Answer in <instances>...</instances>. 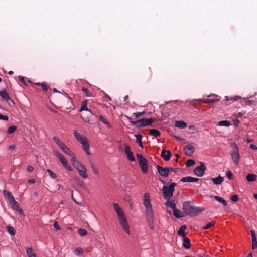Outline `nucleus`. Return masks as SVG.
<instances>
[{"label":"nucleus","instance_id":"f257e3e1","mask_svg":"<svg viewBox=\"0 0 257 257\" xmlns=\"http://www.w3.org/2000/svg\"><path fill=\"white\" fill-rule=\"evenodd\" d=\"M182 209L186 215L192 217L198 215L204 210L203 207H198L192 205V202L190 201L183 203Z\"/></svg>","mask_w":257,"mask_h":257},{"label":"nucleus","instance_id":"f03ea898","mask_svg":"<svg viewBox=\"0 0 257 257\" xmlns=\"http://www.w3.org/2000/svg\"><path fill=\"white\" fill-rule=\"evenodd\" d=\"M74 135L76 140L82 145V147L85 152L87 154L90 155L89 144L88 139L84 135L78 132L77 130H74Z\"/></svg>","mask_w":257,"mask_h":257},{"label":"nucleus","instance_id":"7ed1b4c3","mask_svg":"<svg viewBox=\"0 0 257 257\" xmlns=\"http://www.w3.org/2000/svg\"><path fill=\"white\" fill-rule=\"evenodd\" d=\"M176 186V183L172 182L168 186H163L162 190L163 191V195L164 198L167 200H169L173 196V192L175 190V187Z\"/></svg>","mask_w":257,"mask_h":257},{"label":"nucleus","instance_id":"20e7f679","mask_svg":"<svg viewBox=\"0 0 257 257\" xmlns=\"http://www.w3.org/2000/svg\"><path fill=\"white\" fill-rule=\"evenodd\" d=\"M156 120L154 118H143L138 120L132 122V124L139 128L143 126L151 125L152 123Z\"/></svg>","mask_w":257,"mask_h":257},{"label":"nucleus","instance_id":"39448f33","mask_svg":"<svg viewBox=\"0 0 257 257\" xmlns=\"http://www.w3.org/2000/svg\"><path fill=\"white\" fill-rule=\"evenodd\" d=\"M137 158L142 171L144 174H146L148 171V160L141 154L138 153L137 154Z\"/></svg>","mask_w":257,"mask_h":257},{"label":"nucleus","instance_id":"423d86ee","mask_svg":"<svg viewBox=\"0 0 257 257\" xmlns=\"http://www.w3.org/2000/svg\"><path fill=\"white\" fill-rule=\"evenodd\" d=\"M145 212L146 215V218L148 223V225L151 230H153L154 228V213L152 208L146 209Z\"/></svg>","mask_w":257,"mask_h":257},{"label":"nucleus","instance_id":"0eeeda50","mask_svg":"<svg viewBox=\"0 0 257 257\" xmlns=\"http://www.w3.org/2000/svg\"><path fill=\"white\" fill-rule=\"evenodd\" d=\"M233 150L231 151L230 154L231 156L233 162L235 165H238L240 160V155L239 153V149L235 144L232 147Z\"/></svg>","mask_w":257,"mask_h":257},{"label":"nucleus","instance_id":"6e6552de","mask_svg":"<svg viewBox=\"0 0 257 257\" xmlns=\"http://www.w3.org/2000/svg\"><path fill=\"white\" fill-rule=\"evenodd\" d=\"M55 155L58 157L59 161L62 163L64 168L68 170L69 171H72L73 170V168L70 165L68 164V161L66 159V158L63 156L58 151H55Z\"/></svg>","mask_w":257,"mask_h":257},{"label":"nucleus","instance_id":"1a4fd4ad","mask_svg":"<svg viewBox=\"0 0 257 257\" xmlns=\"http://www.w3.org/2000/svg\"><path fill=\"white\" fill-rule=\"evenodd\" d=\"M206 167L203 162H200V165L196 167L193 170L194 174L198 177H202L204 174Z\"/></svg>","mask_w":257,"mask_h":257},{"label":"nucleus","instance_id":"9d476101","mask_svg":"<svg viewBox=\"0 0 257 257\" xmlns=\"http://www.w3.org/2000/svg\"><path fill=\"white\" fill-rule=\"evenodd\" d=\"M120 224L122 226L124 231L128 235L130 234L131 232L130 231V227L127 223L126 218L124 217L118 218Z\"/></svg>","mask_w":257,"mask_h":257},{"label":"nucleus","instance_id":"9b49d317","mask_svg":"<svg viewBox=\"0 0 257 257\" xmlns=\"http://www.w3.org/2000/svg\"><path fill=\"white\" fill-rule=\"evenodd\" d=\"M0 96L8 103L9 101L11 102L14 105L15 104L14 101L10 98L9 93L7 92V90L4 88L3 90L0 91Z\"/></svg>","mask_w":257,"mask_h":257},{"label":"nucleus","instance_id":"f8f14e48","mask_svg":"<svg viewBox=\"0 0 257 257\" xmlns=\"http://www.w3.org/2000/svg\"><path fill=\"white\" fill-rule=\"evenodd\" d=\"M124 152L127 156V158L131 161H135V158L132 152L131 151V148L127 144H124Z\"/></svg>","mask_w":257,"mask_h":257},{"label":"nucleus","instance_id":"ddd939ff","mask_svg":"<svg viewBox=\"0 0 257 257\" xmlns=\"http://www.w3.org/2000/svg\"><path fill=\"white\" fill-rule=\"evenodd\" d=\"M158 173L159 175L163 177H167L169 175L168 168L167 167L164 168L158 165L156 166Z\"/></svg>","mask_w":257,"mask_h":257},{"label":"nucleus","instance_id":"4468645a","mask_svg":"<svg viewBox=\"0 0 257 257\" xmlns=\"http://www.w3.org/2000/svg\"><path fill=\"white\" fill-rule=\"evenodd\" d=\"M143 204L146 209L152 208L150 202V195L148 193H145L143 196Z\"/></svg>","mask_w":257,"mask_h":257},{"label":"nucleus","instance_id":"2eb2a0df","mask_svg":"<svg viewBox=\"0 0 257 257\" xmlns=\"http://www.w3.org/2000/svg\"><path fill=\"white\" fill-rule=\"evenodd\" d=\"M183 151L186 155L191 156L194 152L195 148L193 145L188 144L184 147Z\"/></svg>","mask_w":257,"mask_h":257},{"label":"nucleus","instance_id":"dca6fc26","mask_svg":"<svg viewBox=\"0 0 257 257\" xmlns=\"http://www.w3.org/2000/svg\"><path fill=\"white\" fill-rule=\"evenodd\" d=\"M160 156L166 161H169L172 156V153L169 150L163 149L161 153Z\"/></svg>","mask_w":257,"mask_h":257},{"label":"nucleus","instance_id":"f3484780","mask_svg":"<svg viewBox=\"0 0 257 257\" xmlns=\"http://www.w3.org/2000/svg\"><path fill=\"white\" fill-rule=\"evenodd\" d=\"M250 232H251V237H252V249L253 250H254L255 249H256L257 248V239H256V235H255V232L253 230H251L250 231Z\"/></svg>","mask_w":257,"mask_h":257},{"label":"nucleus","instance_id":"a211bd4d","mask_svg":"<svg viewBox=\"0 0 257 257\" xmlns=\"http://www.w3.org/2000/svg\"><path fill=\"white\" fill-rule=\"evenodd\" d=\"M183 246L187 249H190L191 246L189 239L185 236L183 240Z\"/></svg>","mask_w":257,"mask_h":257},{"label":"nucleus","instance_id":"6ab92c4d","mask_svg":"<svg viewBox=\"0 0 257 257\" xmlns=\"http://www.w3.org/2000/svg\"><path fill=\"white\" fill-rule=\"evenodd\" d=\"M87 100H85L82 102L81 103V107L79 111H87L88 112H89L90 114H92V111L91 110L87 108Z\"/></svg>","mask_w":257,"mask_h":257},{"label":"nucleus","instance_id":"aec40b11","mask_svg":"<svg viewBox=\"0 0 257 257\" xmlns=\"http://www.w3.org/2000/svg\"><path fill=\"white\" fill-rule=\"evenodd\" d=\"M213 183L215 185H219L222 183V182L224 180V178L221 177L220 175L216 178H211Z\"/></svg>","mask_w":257,"mask_h":257},{"label":"nucleus","instance_id":"412c9836","mask_svg":"<svg viewBox=\"0 0 257 257\" xmlns=\"http://www.w3.org/2000/svg\"><path fill=\"white\" fill-rule=\"evenodd\" d=\"M3 194L5 198H7L8 199L10 200V202L12 200H14V198L12 195V193L10 191L7 190H5L3 191Z\"/></svg>","mask_w":257,"mask_h":257},{"label":"nucleus","instance_id":"4be33fe9","mask_svg":"<svg viewBox=\"0 0 257 257\" xmlns=\"http://www.w3.org/2000/svg\"><path fill=\"white\" fill-rule=\"evenodd\" d=\"M175 125L177 127L184 128L187 127V124L182 120L176 121Z\"/></svg>","mask_w":257,"mask_h":257},{"label":"nucleus","instance_id":"5701e85b","mask_svg":"<svg viewBox=\"0 0 257 257\" xmlns=\"http://www.w3.org/2000/svg\"><path fill=\"white\" fill-rule=\"evenodd\" d=\"M219 100H220L219 99H205V100H202V99L198 100V101H200L204 103H206V104H212L214 102H218Z\"/></svg>","mask_w":257,"mask_h":257},{"label":"nucleus","instance_id":"b1692460","mask_svg":"<svg viewBox=\"0 0 257 257\" xmlns=\"http://www.w3.org/2000/svg\"><path fill=\"white\" fill-rule=\"evenodd\" d=\"M256 175L254 174H248L246 176V179L248 182H253L256 179Z\"/></svg>","mask_w":257,"mask_h":257},{"label":"nucleus","instance_id":"393cba45","mask_svg":"<svg viewBox=\"0 0 257 257\" xmlns=\"http://www.w3.org/2000/svg\"><path fill=\"white\" fill-rule=\"evenodd\" d=\"M79 175L84 179H86L88 178V175L87 174V170L86 169H83V170H80L79 169L77 170Z\"/></svg>","mask_w":257,"mask_h":257},{"label":"nucleus","instance_id":"a878e982","mask_svg":"<svg viewBox=\"0 0 257 257\" xmlns=\"http://www.w3.org/2000/svg\"><path fill=\"white\" fill-rule=\"evenodd\" d=\"M135 136L136 138V143L139 144V146L141 148H143V145L142 142V135L141 134H138L135 135Z\"/></svg>","mask_w":257,"mask_h":257},{"label":"nucleus","instance_id":"bb28decb","mask_svg":"<svg viewBox=\"0 0 257 257\" xmlns=\"http://www.w3.org/2000/svg\"><path fill=\"white\" fill-rule=\"evenodd\" d=\"M186 229V226L185 225H182L178 231V234L180 236L185 237L186 235L185 232V230Z\"/></svg>","mask_w":257,"mask_h":257},{"label":"nucleus","instance_id":"cd10ccee","mask_svg":"<svg viewBox=\"0 0 257 257\" xmlns=\"http://www.w3.org/2000/svg\"><path fill=\"white\" fill-rule=\"evenodd\" d=\"M173 214L174 215V216L177 218H181L182 217H183L184 216L183 215H182L181 212L180 211V210H179V209H177L176 208L174 209V210H173Z\"/></svg>","mask_w":257,"mask_h":257},{"label":"nucleus","instance_id":"c85d7f7f","mask_svg":"<svg viewBox=\"0 0 257 257\" xmlns=\"http://www.w3.org/2000/svg\"><path fill=\"white\" fill-rule=\"evenodd\" d=\"M26 251L29 257H37L32 247L27 248Z\"/></svg>","mask_w":257,"mask_h":257},{"label":"nucleus","instance_id":"c756f323","mask_svg":"<svg viewBox=\"0 0 257 257\" xmlns=\"http://www.w3.org/2000/svg\"><path fill=\"white\" fill-rule=\"evenodd\" d=\"M214 198L217 201L222 203L224 206L227 205V202L223 198L218 196H215Z\"/></svg>","mask_w":257,"mask_h":257},{"label":"nucleus","instance_id":"7c9ffc66","mask_svg":"<svg viewBox=\"0 0 257 257\" xmlns=\"http://www.w3.org/2000/svg\"><path fill=\"white\" fill-rule=\"evenodd\" d=\"M160 132L156 129H151L150 130V135L155 137H158L160 135Z\"/></svg>","mask_w":257,"mask_h":257},{"label":"nucleus","instance_id":"2f4dec72","mask_svg":"<svg viewBox=\"0 0 257 257\" xmlns=\"http://www.w3.org/2000/svg\"><path fill=\"white\" fill-rule=\"evenodd\" d=\"M99 120L105 124L107 126V127L110 128L111 127L108 121L103 116L100 115L99 117Z\"/></svg>","mask_w":257,"mask_h":257},{"label":"nucleus","instance_id":"473e14b6","mask_svg":"<svg viewBox=\"0 0 257 257\" xmlns=\"http://www.w3.org/2000/svg\"><path fill=\"white\" fill-rule=\"evenodd\" d=\"M218 125L228 127L231 125V123L228 120H222L218 122Z\"/></svg>","mask_w":257,"mask_h":257},{"label":"nucleus","instance_id":"72a5a7b5","mask_svg":"<svg viewBox=\"0 0 257 257\" xmlns=\"http://www.w3.org/2000/svg\"><path fill=\"white\" fill-rule=\"evenodd\" d=\"M166 205L170 208H171L173 210L176 208V204L172 201L168 200V201L166 202Z\"/></svg>","mask_w":257,"mask_h":257},{"label":"nucleus","instance_id":"f704fd0d","mask_svg":"<svg viewBox=\"0 0 257 257\" xmlns=\"http://www.w3.org/2000/svg\"><path fill=\"white\" fill-rule=\"evenodd\" d=\"M7 231L12 235H14L16 233V231L13 227L11 226H6Z\"/></svg>","mask_w":257,"mask_h":257},{"label":"nucleus","instance_id":"c9c22d12","mask_svg":"<svg viewBox=\"0 0 257 257\" xmlns=\"http://www.w3.org/2000/svg\"><path fill=\"white\" fill-rule=\"evenodd\" d=\"M65 154L67 155L70 156L73 155V153L71 150V149L68 148L67 146L65 147L64 149L62 150Z\"/></svg>","mask_w":257,"mask_h":257},{"label":"nucleus","instance_id":"e433bc0d","mask_svg":"<svg viewBox=\"0 0 257 257\" xmlns=\"http://www.w3.org/2000/svg\"><path fill=\"white\" fill-rule=\"evenodd\" d=\"M10 203L12 205L13 208L14 210H16V209H18V208H19V203L17 201H15V199H14V200H12L10 202Z\"/></svg>","mask_w":257,"mask_h":257},{"label":"nucleus","instance_id":"4c0bfd02","mask_svg":"<svg viewBox=\"0 0 257 257\" xmlns=\"http://www.w3.org/2000/svg\"><path fill=\"white\" fill-rule=\"evenodd\" d=\"M241 99V97L239 96H236L235 97H231L230 98H229L227 96L225 97V101H228L229 100H232V101H237L239 99Z\"/></svg>","mask_w":257,"mask_h":257},{"label":"nucleus","instance_id":"58836bf2","mask_svg":"<svg viewBox=\"0 0 257 257\" xmlns=\"http://www.w3.org/2000/svg\"><path fill=\"white\" fill-rule=\"evenodd\" d=\"M82 91L85 93L86 96L90 97L92 96V94L89 92L87 88L85 87H83L82 88Z\"/></svg>","mask_w":257,"mask_h":257},{"label":"nucleus","instance_id":"ea45409f","mask_svg":"<svg viewBox=\"0 0 257 257\" xmlns=\"http://www.w3.org/2000/svg\"><path fill=\"white\" fill-rule=\"evenodd\" d=\"M180 181L182 182H192V177L187 176L183 177L181 179Z\"/></svg>","mask_w":257,"mask_h":257},{"label":"nucleus","instance_id":"a19ab883","mask_svg":"<svg viewBox=\"0 0 257 257\" xmlns=\"http://www.w3.org/2000/svg\"><path fill=\"white\" fill-rule=\"evenodd\" d=\"M215 224V222H214V221H212L211 222H209V223H207L205 226L203 227V229H204V230L208 229L211 227H212L213 225H214Z\"/></svg>","mask_w":257,"mask_h":257},{"label":"nucleus","instance_id":"79ce46f5","mask_svg":"<svg viewBox=\"0 0 257 257\" xmlns=\"http://www.w3.org/2000/svg\"><path fill=\"white\" fill-rule=\"evenodd\" d=\"M77 232L81 236H85L87 234V231L84 229H78Z\"/></svg>","mask_w":257,"mask_h":257},{"label":"nucleus","instance_id":"37998d69","mask_svg":"<svg viewBox=\"0 0 257 257\" xmlns=\"http://www.w3.org/2000/svg\"><path fill=\"white\" fill-rule=\"evenodd\" d=\"M16 130H17V127L16 126L12 125V126H10L8 128L7 132L8 134H10L14 133Z\"/></svg>","mask_w":257,"mask_h":257},{"label":"nucleus","instance_id":"c03bdc74","mask_svg":"<svg viewBox=\"0 0 257 257\" xmlns=\"http://www.w3.org/2000/svg\"><path fill=\"white\" fill-rule=\"evenodd\" d=\"M91 167L92 169L93 172L96 175L99 176V172L98 169L95 167L94 164L91 163Z\"/></svg>","mask_w":257,"mask_h":257},{"label":"nucleus","instance_id":"a18cd8bd","mask_svg":"<svg viewBox=\"0 0 257 257\" xmlns=\"http://www.w3.org/2000/svg\"><path fill=\"white\" fill-rule=\"evenodd\" d=\"M145 113H146L145 111H143V112L133 113V115L135 116L136 118H138L140 117V116L144 115Z\"/></svg>","mask_w":257,"mask_h":257},{"label":"nucleus","instance_id":"49530a36","mask_svg":"<svg viewBox=\"0 0 257 257\" xmlns=\"http://www.w3.org/2000/svg\"><path fill=\"white\" fill-rule=\"evenodd\" d=\"M195 164V161L192 159H188L186 162V165L187 166H191L194 165Z\"/></svg>","mask_w":257,"mask_h":257},{"label":"nucleus","instance_id":"de8ad7c7","mask_svg":"<svg viewBox=\"0 0 257 257\" xmlns=\"http://www.w3.org/2000/svg\"><path fill=\"white\" fill-rule=\"evenodd\" d=\"M113 205L114 209L116 213L121 211V210L122 209L121 208H120L119 206V205L117 203H114Z\"/></svg>","mask_w":257,"mask_h":257},{"label":"nucleus","instance_id":"09e8293b","mask_svg":"<svg viewBox=\"0 0 257 257\" xmlns=\"http://www.w3.org/2000/svg\"><path fill=\"white\" fill-rule=\"evenodd\" d=\"M82 163H81L80 162V161H78V160L77 162H75V163H74L73 164V166H74V168H75L77 170H78V169H79L80 167H81V166L82 167Z\"/></svg>","mask_w":257,"mask_h":257},{"label":"nucleus","instance_id":"8fccbe9b","mask_svg":"<svg viewBox=\"0 0 257 257\" xmlns=\"http://www.w3.org/2000/svg\"><path fill=\"white\" fill-rule=\"evenodd\" d=\"M226 175L229 179L231 180L233 178V175L231 171L228 170L226 172Z\"/></svg>","mask_w":257,"mask_h":257},{"label":"nucleus","instance_id":"3c124183","mask_svg":"<svg viewBox=\"0 0 257 257\" xmlns=\"http://www.w3.org/2000/svg\"><path fill=\"white\" fill-rule=\"evenodd\" d=\"M47 172L49 173L50 177L53 178V179H55L57 177V176L56 175L55 173H54V172H53L51 170H49V169H48L47 170Z\"/></svg>","mask_w":257,"mask_h":257},{"label":"nucleus","instance_id":"603ef678","mask_svg":"<svg viewBox=\"0 0 257 257\" xmlns=\"http://www.w3.org/2000/svg\"><path fill=\"white\" fill-rule=\"evenodd\" d=\"M75 252L77 255H80L83 252V249L81 247H78L75 250Z\"/></svg>","mask_w":257,"mask_h":257},{"label":"nucleus","instance_id":"864d4df0","mask_svg":"<svg viewBox=\"0 0 257 257\" xmlns=\"http://www.w3.org/2000/svg\"><path fill=\"white\" fill-rule=\"evenodd\" d=\"M18 78H19V81L22 83H23L25 86H27V84L26 81L25 80V78H24V77L23 76H18Z\"/></svg>","mask_w":257,"mask_h":257},{"label":"nucleus","instance_id":"5fc2aeb1","mask_svg":"<svg viewBox=\"0 0 257 257\" xmlns=\"http://www.w3.org/2000/svg\"><path fill=\"white\" fill-rule=\"evenodd\" d=\"M117 216L118 218L124 217V213L122 209L121 211L117 212Z\"/></svg>","mask_w":257,"mask_h":257},{"label":"nucleus","instance_id":"6e6d98bb","mask_svg":"<svg viewBox=\"0 0 257 257\" xmlns=\"http://www.w3.org/2000/svg\"><path fill=\"white\" fill-rule=\"evenodd\" d=\"M74 180L79 186H82L83 185V182L82 181H81L79 178H75L74 179Z\"/></svg>","mask_w":257,"mask_h":257},{"label":"nucleus","instance_id":"4d7b16f0","mask_svg":"<svg viewBox=\"0 0 257 257\" xmlns=\"http://www.w3.org/2000/svg\"><path fill=\"white\" fill-rule=\"evenodd\" d=\"M53 227L57 230H59L61 229V227L59 226L58 223L57 221H55L53 224Z\"/></svg>","mask_w":257,"mask_h":257},{"label":"nucleus","instance_id":"13d9d810","mask_svg":"<svg viewBox=\"0 0 257 257\" xmlns=\"http://www.w3.org/2000/svg\"><path fill=\"white\" fill-rule=\"evenodd\" d=\"M246 103L248 105H251L252 104H253L254 105H256V103H257V101H252V100H248L247 99L246 101Z\"/></svg>","mask_w":257,"mask_h":257},{"label":"nucleus","instance_id":"bf43d9fd","mask_svg":"<svg viewBox=\"0 0 257 257\" xmlns=\"http://www.w3.org/2000/svg\"><path fill=\"white\" fill-rule=\"evenodd\" d=\"M231 199L232 201L236 202L238 201V197L236 195H233L231 197Z\"/></svg>","mask_w":257,"mask_h":257},{"label":"nucleus","instance_id":"052dcab7","mask_svg":"<svg viewBox=\"0 0 257 257\" xmlns=\"http://www.w3.org/2000/svg\"><path fill=\"white\" fill-rule=\"evenodd\" d=\"M0 119L8 121L9 117L7 115H4L0 113Z\"/></svg>","mask_w":257,"mask_h":257},{"label":"nucleus","instance_id":"680f3d73","mask_svg":"<svg viewBox=\"0 0 257 257\" xmlns=\"http://www.w3.org/2000/svg\"><path fill=\"white\" fill-rule=\"evenodd\" d=\"M41 86L44 91H47L48 87L45 83H42V84H41Z\"/></svg>","mask_w":257,"mask_h":257},{"label":"nucleus","instance_id":"e2e57ef3","mask_svg":"<svg viewBox=\"0 0 257 257\" xmlns=\"http://www.w3.org/2000/svg\"><path fill=\"white\" fill-rule=\"evenodd\" d=\"M70 156L71 157V161H72V164H73L74 163H75L78 161V160L76 159V157L74 153H73V155H70Z\"/></svg>","mask_w":257,"mask_h":257},{"label":"nucleus","instance_id":"0e129e2a","mask_svg":"<svg viewBox=\"0 0 257 257\" xmlns=\"http://www.w3.org/2000/svg\"><path fill=\"white\" fill-rule=\"evenodd\" d=\"M167 168H168V173L169 174L170 171L176 172L177 170L179 169V168H174L173 167H167Z\"/></svg>","mask_w":257,"mask_h":257},{"label":"nucleus","instance_id":"69168bd1","mask_svg":"<svg viewBox=\"0 0 257 257\" xmlns=\"http://www.w3.org/2000/svg\"><path fill=\"white\" fill-rule=\"evenodd\" d=\"M27 170L29 172H32L34 171V167L31 165H28L27 167Z\"/></svg>","mask_w":257,"mask_h":257},{"label":"nucleus","instance_id":"338daca9","mask_svg":"<svg viewBox=\"0 0 257 257\" xmlns=\"http://www.w3.org/2000/svg\"><path fill=\"white\" fill-rule=\"evenodd\" d=\"M16 211L20 214V215H24V212H23V210L21 209V208H18V209H16Z\"/></svg>","mask_w":257,"mask_h":257},{"label":"nucleus","instance_id":"774afa93","mask_svg":"<svg viewBox=\"0 0 257 257\" xmlns=\"http://www.w3.org/2000/svg\"><path fill=\"white\" fill-rule=\"evenodd\" d=\"M58 146L62 150H63V149H64V148L67 146L62 142Z\"/></svg>","mask_w":257,"mask_h":257}]
</instances>
